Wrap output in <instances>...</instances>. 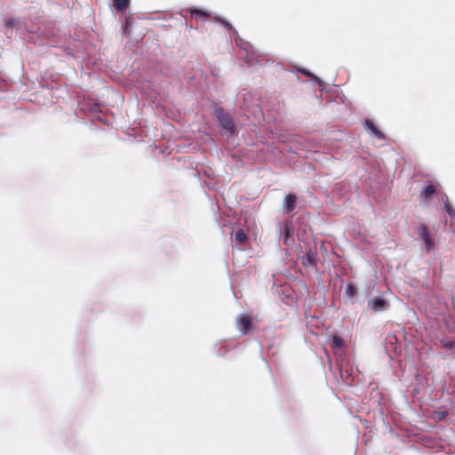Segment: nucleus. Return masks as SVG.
Masks as SVG:
<instances>
[{"label": "nucleus", "mask_w": 455, "mask_h": 455, "mask_svg": "<svg viewBox=\"0 0 455 455\" xmlns=\"http://www.w3.org/2000/svg\"><path fill=\"white\" fill-rule=\"evenodd\" d=\"M215 116L218 118L221 127L230 133L234 132L235 125L232 117L227 114L220 107L215 109Z\"/></svg>", "instance_id": "1"}, {"label": "nucleus", "mask_w": 455, "mask_h": 455, "mask_svg": "<svg viewBox=\"0 0 455 455\" xmlns=\"http://www.w3.org/2000/svg\"><path fill=\"white\" fill-rule=\"evenodd\" d=\"M417 233L419 237L424 241L427 251H430L434 246V241L428 231V228L425 224H420L417 228Z\"/></svg>", "instance_id": "2"}, {"label": "nucleus", "mask_w": 455, "mask_h": 455, "mask_svg": "<svg viewBox=\"0 0 455 455\" xmlns=\"http://www.w3.org/2000/svg\"><path fill=\"white\" fill-rule=\"evenodd\" d=\"M236 327L242 335H247L252 327L251 318L246 315H239L236 318Z\"/></svg>", "instance_id": "3"}, {"label": "nucleus", "mask_w": 455, "mask_h": 455, "mask_svg": "<svg viewBox=\"0 0 455 455\" xmlns=\"http://www.w3.org/2000/svg\"><path fill=\"white\" fill-rule=\"evenodd\" d=\"M387 305L388 302L386 299L379 297L370 299L368 302V307L375 312L384 311Z\"/></svg>", "instance_id": "4"}, {"label": "nucleus", "mask_w": 455, "mask_h": 455, "mask_svg": "<svg viewBox=\"0 0 455 455\" xmlns=\"http://www.w3.org/2000/svg\"><path fill=\"white\" fill-rule=\"evenodd\" d=\"M297 204V197L294 194H289L284 197L283 200V211L286 213L291 212Z\"/></svg>", "instance_id": "5"}, {"label": "nucleus", "mask_w": 455, "mask_h": 455, "mask_svg": "<svg viewBox=\"0 0 455 455\" xmlns=\"http://www.w3.org/2000/svg\"><path fill=\"white\" fill-rule=\"evenodd\" d=\"M435 193V186L433 183H429L419 194V199L421 202L428 201L433 195Z\"/></svg>", "instance_id": "6"}, {"label": "nucleus", "mask_w": 455, "mask_h": 455, "mask_svg": "<svg viewBox=\"0 0 455 455\" xmlns=\"http://www.w3.org/2000/svg\"><path fill=\"white\" fill-rule=\"evenodd\" d=\"M191 17L196 19V20L206 19L210 17V14L203 10L199 9H191L190 11Z\"/></svg>", "instance_id": "7"}, {"label": "nucleus", "mask_w": 455, "mask_h": 455, "mask_svg": "<svg viewBox=\"0 0 455 455\" xmlns=\"http://www.w3.org/2000/svg\"><path fill=\"white\" fill-rule=\"evenodd\" d=\"M130 5V0H114V7L119 11H125Z\"/></svg>", "instance_id": "8"}, {"label": "nucleus", "mask_w": 455, "mask_h": 455, "mask_svg": "<svg viewBox=\"0 0 455 455\" xmlns=\"http://www.w3.org/2000/svg\"><path fill=\"white\" fill-rule=\"evenodd\" d=\"M248 237L242 228H239L235 232V240L238 243L243 244L246 243Z\"/></svg>", "instance_id": "9"}, {"label": "nucleus", "mask_w": 455, "mask_h": 455, "mask_svg": "<svg viewBox=\"0 0 455 455\" xmlns=\"http://www.w3.org/2000/svg\"><path fill=\"white\" fill-rule=\"evenodd\" d=\"M366 125L378 138H383L382 132L378 130V128L374 125V124L371 121H366Z\"/></svg>", "instance_id": "10"}, {"label": "nucleus", "mask_w": 455, "mask_h": 455, "mask_svg": "<svg viewBox=\"0 0 455 455\" xmlns=\"http://www.w3.org/2000/svg\"><path fill=\"white\" fill-rule=\"evenodd\" d=\"M356 292H357V290L352 283H349L347 284V286H346V295L347 296L353 297L356 294Z\"/></svg>", "instance_id": "11"}, {"label": "nucleus", "mask_w": 455, "mask_h": 455, "mask_svg": "<svg viewBox=\"0 0 455 455\" xmlns=\"http://www.w3.org/2000/svg\"><path fill=\"white\" fill-rule=\"evenodd\" d=\"M445 212L451 217L455 218V209L450 204L448 200H444L443 202Z\"/></svg>", "instance_id": "12"}, {"label": "nucleus", "mask_w": 455, "mask_h": 455, "mask_svg": "<svg viewBox=\"0 0 455 455\" xmlns=\"http://www.w3.org/2000/svg\"><path fill=\"white\" fill-rule=\"evenodd\" d=\"M343 345H344V342H343V339L341 337L336 335L332 338V347H333L340 348L343 347Z\"/></svg>", "instance_id": "13"}, {"label": "nucleus", "mask_w": 455, "mask_h": 455, "mask_svg": "<svg viewBox=\"0 0 455 455\" xmlns=\"http://www.w3.org/2000/svg\"><path fill=\"white\" fill-rule=\"evenodd\" d=\"M304 265L305 266H313V267L316 266L314 258L311 255H308V254L307 255V257H306V259L304 260Z\"/></svg>", "instance_id": "14"}, {"label": "nucleus", "mask_w": 455, "mask_h": 455, "mask_svg": "<svg viewBox=\"0 0 455 455\" xmlns=\"http://www.w3.org/2000/svg\"><path fill=\"white\" fill-rule=\"evenodd\" d=\"M215 20L218 22H220V24H222L228 30H230L232 28L231 24L228 21H227L226 20L221 19V18H215Z\"/></svg>", "instance_id": "15"}, {"label": "nucleus", "mask_w": 455, "mask_h": 455, "mask_svg": "<svg viewBox=\"0 0 455 455\" xmlns=\"http://www.w3.org/2000/svg\"><path fill=\"white\" fill-rule=\"evenodd\" d=\"M17 23V20L15 19H10L6 21L5 26L7 28H13Z\"/></svg>", "instance_id": "16"}, {"label": "nucleus", "mask_w": 455, "mask_h": 455, "mask_svg": "<svg viewBox=\"0 0 455 455\" xmlns=\"http://www.w3.org/2000/svg\"><path fill=\"white\" fill-rule=\"evenodd\" d=\"M448 415V412L447 411H441V412H438L437 413V419L438 420H443L446 418V416Z\"/></svg>", "instance_id": "17"}, {"label": "nucleus", "mask_w": 455, "mask_h": 455, "mask_svg": "<svg viewBox=\"0 0 455 455\" xmlns=\"http://www.w3.org/2000/svg\"><path fill=\"white\" fill-rule=\"evenodd\" d=\"M284 232H285L286 236H288L290 234V227L287 224L284 227Z\"/></svg>", "instance_id": "18"}, {"label": "nucleus", "mask_w": 455, "mask_h": 455, "mask_svg": "<svg viewBox=\"0 0 455 455\" xmlns=\"http://www.w3.org/2000/svg\"><path fill=\"white\" fill-rule=\"evenodd\" d=\"M445 347H452V343L449 342V343L445 344Z\"/></svg>", "instance_id": "19"}]
</instances>
